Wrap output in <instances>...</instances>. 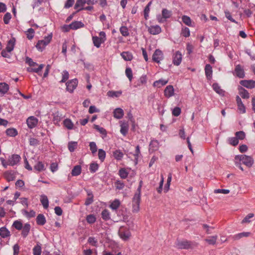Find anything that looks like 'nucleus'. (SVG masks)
<instances>
[{
  "label": "nucleus",
  "instance_id": "obj_1",
  "mask_svg": "<svg viewBox=\"0 0 255 255\" xmlns=\"http://www.w3.org/2000/svg\"><path fill=\"white\" fill-rule=\"evenodd\" d=\"M142 185V181H140L136 193L132 198V212H137L139 210V204L141 199V189Z\"/></svg>",
  "mask_w": 255,
  "mask_h": 255
},
{
  "label": "nucleus",
  "instance_id": "obj_2",
  "mask_svg": "<svg viewBox=\"0 0 255 255\" xmlns=\"http://www.w3.org/2000/svg\"><path fill=\"white\" fill-rule=\"evenodd\" d=\"M176 246L179 249L188 250L193 249L196 247L198 246V244L195 242L187 240H183L177 241L176 242Z\"/></svg>",
  "mask_w": 255,
  "mask_h": 255
},
{
  "label": "nucleus",
  "instance_id": "obj_3",
  "mask_svg": "<svg viewBox=\"0 0 255 255\" xmlns=\"http://www.w3.org/2000/svg\"><path fill=\"white\" fill-rule=\"evenodd\" d=\"M235 160L242 161V163L249 167H251L254 164V161L253 158L246 155H238L235 157Z\"/></svg>",
  "mask_w": 255,
  "mask_h": 255
},
{
  "label": "nucleus",
  "instance_id": "obj_4",
  "mask_svg": "<svg viewBox=\"0 0 255 255\" xmlns=\"http://www.w3.org/2000/svg\"><path fill=\"white\" fill-rule=\"evenodd\" d=\"M120 237L124 241L128 240L131 237V233L129 229L124 226H121L118 231Z\"/></svg>",
  "mask_w": 255,
  "mask_h": 255
},
{
  "label": "nucleus",
  "instance_id": "obj_5",
  "mask_svg": "<svg viewBox=\"0 0 255 255\" xmlns=\"http://www.w3.org/2000/svg\"><path fill=\"white\" fill-rule=\"evenodd\" d=\"M100 37L98 36H93L92 40L95 46L99 48L101 44L106 40V33L104 31H101L99 33Z\"/></svg>",
  "mask_w": 255,
  "mask_h": 255
},
{
  "label": "nucleus",
  "instance_id": "obj_6",
  "mask_svg": "<svg viewBox=\"0 0 255 255\" xmlns=\"http://www.w3.org/2000/svg\"><path fill=\"white\" fill-rule=\"evenodd\" d=\"M163 59V54L161 50L159 49H156L152 57V60L157 63Z\"/></svg>",
  "mask_w": 255,
  "mask_h": 255
},
{
  "label": "nucleus",
  "instance_id": "obj_7",
  "mask_svg": "<svg viewBox=\"0 0 255 255\" xmlns=\"http://www.w3.org/2000/svg\"><path fill=\"white\" fill-rule=\"evenodd\" d=\"M7 159L8 160L9 165L13 166L19 162L21 157L18 154H13L9 156Z\"/></svg>",
  "mask_w": 255,
  "mask_h": 255
},
{
  "label": "nucleus",
  "instance_id": "obj_8",
  "mask_svg": "<svg viewBox=\"0 0 255 255\" xmlns=\"http://www.w3.org/2000/svg\"><path fill=\"white\" fill-rule=\"evenodd\" d=\"M78 85V80L76 79H72L66 83V89L70 93H72Z\"/></svg>",
  "mask_w": 255,
  "mask_h": 255
},
{
  "label": "nucleus",
  "instance_id": "obj_9",
  "mask_svg": "<svg viewBox=\"0 0 255 255\" xmlns=\"http://www.w3.org/2000/svg\"><path fill=\"white\" fill-rule=\"evenodd\" d=\"M172 62L174 65L178 66L180 64L182 59V56L181 52L179 51H176L173 55Z\"/></svg>",
  "mask_w": 255,
  "mask_h": 255
},
{
  "label": "nucleus",
  "instance_id": "obj_10",
  "mask_svg": "<svg viewBox=\"0 0 255 255\" xmlns=\"http://www.w3.org/2000/svg\"><path fill=\"white\" fill-rule=\"evenodd\" d=\"M148 31L151 34L156 35L161 32V28L158 25H152L148 27Z\"/></svg>",
  "mask_w": 255,
  "mask_h": 255
},
{
  "label": "nucleus",
  "instance_id": "obj_11",
  "mask_svg": "<svg viewBox=\"0 0 255 255\" xmlns=\"http://www.w3.org/2000/svg\"><path fill=\"white\" fill-rule=\"evenodd\" d=\"M26 123H27V126L29 128H33L35 127H36V126L37 125V123H38V120L34 117L31 116L27 119Z\"/></svg>",
  "mask_w": 255,
  "mask_h": 255
},
{
  "label": "nucleus",
  "instance_id": "obj_12",
  "mask_svg": "<svg viewBox=\"0 0 255 255\" xmlns=\"http://www.w3.org/2000/svg\"><path fill=\"white\" fill-rule=\"evenodd\" d=\"M120 123V132L124 136H126L128 131L129 125L128 122H126L121 121Z\"/></svg>",
  "mask_w": 255,
  "mask_h": 255
},
{
  "label": "nucleus",
  "instance_id": "obj_13",
  "mask_svg": "<svg viewBox=\"0 0 255 255\" xmlns=\"http://www.w3.org/2000/svg\"><path fill=\"white\" fill-rule=\"evenodd\" d=\"M241 85L247 88L252 89L255 87V81L251 80H242L240 82Z\"/></svg>",
  "mask_w": 255,
  "mask_h": 255
},
{
  "label": "nucleus",
  "instance_id": "obj_14",
  "mask_svg": "<svg viewBox=\"0 0 255 255\" xmlns=\"http://www.w3.org/2000/svg\"><path fill=\"white\" fill-rule=\"evenodd\" d=\"M31 229V226L29 223H25L22 228L21 235L23 238H25L29 234Z\"/></svg>",
  "mask_w": 255,
  "mask_h": 255
},
{
  "label": "nucleus",
  "instance_id": "obj_15",
  "mask_svg": "<svg viewBox=\"0 0 255 255\" xmlns=\"http://www.w3.org/2000/svg\"><path fill=\"white\" fill-rule=\"evenodd\" d=\"M159 142L157 140H151L149 145V151L154 152L158 149Z\"/></svg>",
  "mask_w": 255,
  "mask_h": 255
},
{
  "label": "nucleus",
  "instance_id": "obj_16",
  "mask_svg": "<svg viewBox=\"0 0 255 255\" xmlns=\"http://www.w3.org/2000/svg\"><path fill=\"white\" fill-rule=\"evenodd\" d=\"M172 15V11L171 10H169L166 8H163L162 10V17L161 19L158 18V20L159 22H163L162 18L164 19V20H166V19L170 18Z\"/></svg>",
  "mask_w": 255,
  "mask_h": 255
},
{
  "label": "nucleus",
  "instance_id": "obj_17",
  "mask_svg": "<svg viewBox=\"0 0 255 255\" xmlns=\"http://www.w3.org/2000/svg\"><path fill=\"white\" fill-rule=\"evenodd\" d=\"M235 72L236 76L240 78H244L245 77V72L244 69L240 65H237L235 69Z\"/></svg>",
  "mask_w": 255,
  "mask_h": 255
},
{
  "label": "nucleus",
  "instance_id": "obj_18",
  "mask_svg": "<svg viewBox=\"0 0 255 255\" xmlns=\"http://www.w3.org/2000/svg\"><path fill=\"white\" fill-rule=\"evenodd\" d=\"M4 177L8 182L13 181L15 179V176L12 171H7L4 173Z\"/></svg>",
  "mask_w": 255,
  "mask_h": 255
},
{
  "label": "nucleus",
  "instance_id": "obj_19",
  "mask_svg": "<svg viewBox=\"0 0 255 255\" xmlns=\"http://www.w3.org/2000/svg\"><path fill=\"white\" fill-rule=\"evenodd\" d=\"M113 114L114 118L117 119H122L124 115V111L120 108H116L114 110Z\"/></svg>",
  "mask_w": 255,
  "mask_h": 255
},
{
  "label": "nucleus",
  "instance_id": "obj_20",
  "mask_svg": "<svg viewBox=\"0 0 255 255\" xmlns=\"http://www.w3.org/2000/svg\"><path fill=\"white\" fill-rule=\"evenodd\" d=\"M15 41V38L14 37H12L9 40H8L6 47V50L8 52H11L13 50Z\"/></svg>",
  "mask_w": 255,
  "mask_h": 255
},
{
  "label": "nucleus",
  "instance_id": "obj_21",
  "mask_svg": "<svg viewBox=\"0 0 255 255\" xmlns=\"http://www.w3.org/2000/svg\"><path fill=\"white\" fill-rule=\"evenodd\" d=\"M164 95L166 97L169 98L174 95V88L171 85L167 86L164 90Z\"/></svg>",
  "mask_w": 255,
  "mask_h": 255
},
{
  "label": "nucleus",
  "instance_id": "obj_22",
  "mask_svg": "<svg viewBox=\"0 0 255 255\" xmlns=\"http://www.w3.org/2000/svg\"><path fill=\"white\" fill-rule=\"evenodd\" d=\"M238 90L239 91V94L241 96V97L243 99H249L250 97V95L247 90L243 88L241 86H239L238 87Z\"/></svg>",
  "mask_w": 255,
  "mask_h": 255
},
{
  "label": "nucleus",
  "instance_id": "obj_23",
  "mask_svg": "<svg viewBox=\"0 0 255 255\" xmlns=\"http://www.w3.org/2000/svg\"><path fill=\"white\" fill-rule=\"evenodd\" d=\"M236 101L239 110L242 113H245L246 112V108L244 105L243 104L241 99L237 96L236 97Z\"/></svg>",
  "mask_w": 255,
  "mask_h": 255
},
{
  "label": "nucleus",
  "instance_id": "obj_24",
  "mask_svg": "<svg viewBox=\"0 0 255 255\" xmlns=\"http://www.w3.org/2000/svg\"><path fill=\"white\" fill-rule=\"evenodd\" d=\"M10 236V233L5 227L0 228V236L2 238H5Z\"/></svg>",
  "mask_w": 255,
  "mask_h": 255
},
{
  "label": "nucleus",
  "instance_id": "obj_25",
  "mask_svg": "<svg viewBox=\"0 0 255 255\" xmlns=\"http://www.w3.org/2000/svg\"><path fill=\"white\" fill-rule=\"evenodd\" d=\"M205 72L207 78L210 79L212 75V67L210 64H206L205 67Z\"/></svg>",
  "mask_w": 255,
  "mask_h": 255
},
{
  "label": "nucleus",
  "instance_id": "obj_26",
  "mask_svg": "<svg viewBox=\"0 0 255 255\" xmlns=\"http://www.w3.org/2000/svg\"><path fill=\"white\" fill-rule=\"evenodd\" d=\"M9 85L4 82L0 83V93L4 95L6 94L9 90Z\"/></svg>",
  "mask_w": 255,
  "mask_h": 255
},
{
  "label": "nucleus",
  "instance_id": "obj_27",
  "mask_svg": "<svg viewBox=\"0 0 255 255\" xmlns=\"http://www.w3.org/2000/svg\"><path fill=\"white\" fill-rule=\"evenodd\" d=\"M70 26L72 29L76 30L78 28L83 27L84 26V24L81 21H74L70 24Z\"/></svg>",
  "mask_w": 255,
  "mask_h": 255
},
{
  "label": "nucleus",
  "instance_id": "obj_28",
  "mask_svg": "<svg viewBox=\"0 0 255 255\" xmlns=\"http://www.w3.org/2000/svg\"><path fill=\"white\" fill-rule=\"evenodd\" d=\"M121 55L125 61H131L133 58L131 53L128 51L123 52Z\"/></svg>",
  "mask_w": 255,
  "mask_h": 255
},
{
  "label": "nucleus",
  "instance_id": "obj_29",
  "mask_svg": "<svg viewBox=\"0 0 255 255\" xmlns=\"http://www.w3.org/2000/svg\"><path fill=\"white\" fill-rule=\"evenodd\" d=\"M81 173V166L79 165L75 166L72 170L71 174L73 176L79 175Z\"/></svg>",
  "mask_w": 255,
  "mask_h": 255
},
{
  "label": "nucleus",
  "instance_id": "obj_30",
  "mask_svg": "<svg viewBox=\"0 0 255 255\" xmlns=\"http://www.w3.org/2000/svg\"><path fill=\"white\" fill-rule=\"evenodd\" d=\"M46 223V219L43 214H39L36 217V223L38 225H44Z\"/></svg>",
  "mask_w": 255,
  "mask_h": 255
},
{
  "label": "nucleus",
  "instance_id": "obj_31",
  "mask_svg": "<svg viewBox=\"0 0 255 255\" xmlns=\"http://www.w3.org/2000/svg\"><path fill=\"white\" fill-rule=\"evenodd\" d=\"M5 133L7 136L11 137H15L18 134L17 130L14 128H7L5 131Z\"/></svg>",
  "mask_w": 255,
  "mask_h": 255
},
{
  "label": "nucleus",
  "instance_id": "obj_32",
  "mask_svg": "<svg viewBox=\"0 0 255 255\" xmlns=\"http://www.w3.org/2000/svg\"><path fill=\"white\" fill-rule=\"evenodd\" d=\"M44 164L41 161H38L34 166V169L38 172H41L45 170Z\"/></svg>",
  "mask_w": 255,
  "mask_h": 255
},
{
  "label": "nucleus",
  "instance_id": "obj_33",
  "mask_svg": "<svg viewBox=\"0 0 255 255\" xmlns=\"http://www.w3.org/2000/svg\"><path fill=\"white\" fill-rule=\"evenodd\" d=\"M167 82H168L167 80H163V79H159L158 80L155 81L153 84V86L154 87L160 88L162 86L166 85L167 83Z\"/></svg>",
  "mask_w": 255,
  "mask_h": 255
},
{
  "label": "nucleus",
  "instance_id": "obj_34",
  "mask_svg": "<svg viewBox=\"0 0 255 255\" xmlns=\"http://www.w3.org/2000/svg\"><path fill=\"white\" fill-rule=\"evenodd\" d=\"M40 202L44 209H47L49 206V201L47 197L44 195L41 196Z\"/></svg>",
  "mask_w": 255,
  "mask_h": 255
},
{
  "label": "nucleus",
  "instance_id": "obj_35",
  "mask_svg": "<svg viewBox=\"0 0 255 255\" xmlns=\"http://www.w3.org/2000/svg\"><path fill=\"white\" fill-rule=\"evenodd\" d=\"M44 66L43 64H40L38 66V68L28 67L27 68V70L29 72H34L39 74V72L41 71Z\"/></svg>",
  "mask_w": 255,
  "mask_h": 255
},
{
  "label": "nucleus",
  "instance_id": "obj_36",
  "mask_svg": "<svg viewBox=\"0 0 255 255\" xmlns=\"http://www.w3.org/2000/svg\"><path fill=\"white\" fill-rule=\"evenodd\" d=\"M23 224L20 220H16L13 222L12 227L14 228L15 229L20 231L23 228Z\"/></svg>",
  "mask_w": 255,
  "mask_h": 255
},
{
  "label": "nucleus",
  "instance_id": "obj_37",
  "mask_svg": "<svg viewBox=\"0 0 255 255\" xmlns=\"http://www.w3.org/2000/svg\"><path fill=\"white\" fill-rule=\"evenodd\" d=\"M64 126L68 129H72L73 128L74 125L71 120L66 119L63 121Z\"/></svg>",
  "mask_w": 255,
  "mask_h": 255
},
{
  "label": "nucleus",
  "instance_id": "obj_38",
  "mask_svg": "<svg viewBox=\"0 0 255 255\" xmlns=\"http://www.w3.org/2000/svg\"><path fill=\"white\" fill-rule=\"evenodd\" d=\"M213 88L214 90L219 95H224V91L221 89L220 86L217 83H214L213 84Z\"/></svg>",
  "mask_w": 255,
  "mask_h": 255
},
{
  "label": "nucleus",
  "instance_id": "obj_39",
  "mask_svg": "<svg viewBox=\"0 0 255 255\" xmlns=\"http://www.w3.org/2000/svg\"><path fill=\"white\" fill-rule=\"evenodd\" d=\"M218 238L217 235L209 237L208 239H205V241L208 243L209 245H214L216 243V241Z\"/></svg>",
  "mask_w": 255,
  "mask_h": 255
},
{
  "label": "nucleus",
  "instance_id": "obj_40",
  "mask_svg": "<svg viewBox=\"0 0 255 255\" xmlns=\"http://www.w3.org/2000/svg\"><path fill=\"white\" fill-rule=\"evenodd\" d=\"M102 219L105 221H108L110 219V213L107 209H104L101 213Z\"/></svg>",
  "mask_w": 255,
  "mask_h": 255
},
{
  "label": "nucleus",
  "instance_id": "obj_41",
  "mask_svg": "<svg viewBox=\"0 0 255 255\" xmlns=\"http://www.w3.org/2000/svg\"><path fill=\"white\" fill-rule=\"evenodd\" d=\"M48 44L45 43L44 41L41 40H39L36 45V47L37 49L40 51H42L45 48V46Z\"/></svg>",
  "mask_w": 255,
  "mask_h": 255
},
{
  "label": "nucleus",
  "instance_id": "obj_42",
  "mask_svg": "<svg viewBox=\"0 0 255 255\" xmlns=\"http://www.w3.org/2000/svg\"><path fill=\"white\" fill-rule=\"evenodd\" d=\"M86 3H87L86 0H77L74 6V8L78 10L79 8L83 7L82 6Z\"/></svg>",
  "mask_w": 255,
  "mask_h": 255
},
{
  "label": "nucleus",
  "instance_id": "obj_43",
  "mask_svg": "<svg viewBox=\"0 0 255 255\" xmlns=\"http://www.w3.org/2000/svg\"><path fill=\"white\" fill-rule=\"evenodd\" d=\"M78 145L77 142L71 141L68 143V147L70 152H73L77 148Z\"/></svg>",
  "mask_w": 255,
  "mask_h": 255
},
{
  "label": "nucleus",
  "instance_id": "obj_44",
  "mask_svg": "<svg viewBox=\"0 0 255 255\" xmlns=\"http://www.w3.org/2000/svg\"><path fill=\"white\" fill-rule=\"evenodd\" d=\"M120 202L118 199H115L110 205V208L114 210H117L120 205Z\"/></svg>",
  "mask_w": 255,
  "mask_h": 255
},
{
  "label": "nucleus",
  "instance_id": "obj_45",
  "mask_svg": "<svg viewBox=\"0 0 255 255\" xmlns=\"http://www.w3.org/2000/svg\"><path fill=\"white\" fill-rule=\"evenodd\" d=\"M228 142L230 144L233 146H236L239 143V140H238V138H237L236 136L229 137L228 139Z\"/></svg>",
  "mask_w": 255,
  "mask_h": 255
},
{
  "label": "nucleus",
  "instance_id": "obj_46",
  "mask_svg": "<svg viewBox=\"0 0 255 255\" xmlns=\"http://www.w3.org/2000/svg\"><path fill=\"white\" fill-rule=\"evenodd\" d=\"M151 4V1H150L146 5L144 9V16L145 19H147L149 16V12L150 11V6Z\"/></svg>",
  "mask_w": 255,
  "mask_h": 255
},
{
  "label": "nucleus",
  "instance_id": "obj_47",
  "mask_svg": "<svg viewBox=\"0 0 255 255\" xmlns=\"http://www.w3.org/2000/svg\"><path fill=\"white\" fill-rule=\"evenodd\" d=\"M181 34L185 37H188L190 35V31L188 27H184L182 28Z\"/></svg>",
  "mask_w": 255,
  "mask_h": 255
},
{
  "label": "nucleus",
  "instance_id": "obj_48",
  "mask_svg": "<svg viewBox=\"0 0 255 255\" xmlns=\"http://www.w3.org/2000/svg\"><path fill=\"white\" fill-rule=\"evenodd\" d=\"M182 20L184 23H185L186 25L190 26L192 25V21L191 19L190 18V17L187 16V15H183L182 17Z\"/></svg>",
  "mask_w": 255,
  "mask_h": 255
},
{
  "label": "nucleus",
  "instance_id": "obj_49",
  "mask_svg": "<svg viewBox=\"0 0 255 255\" xmlns=\"http://www.w3.org/2000/svg\"><path fill=\"white\" fill-rule=\"evenodd\" d=\"M119 174L122 179H126L128 175V173L126 169L122 168L119 170Z\"/></svg>",
  "mask_w": 255,
  "mask_h": 255
},
{
  "label": "nucleus",
  "instance_id": "obj_50",
  "mask_svg": "<svg viewBox=\"0 0 255 255\" xmlns=\"http://www.w3.org/2000/svg\"><path fill=\"white\" fill-rule=\"evenodd\" d=\"M250 232H243L239 234H238L234 236V239L235 240H239L244 237H248L250 235Z\"/></svg>",
  "mask_w": 255,
  "mask_h": 255
},
{
  "label": "nucleus",
  "instance_id": "obj_51",
  "mask_svg": "<svg viewBox=\"0 0 255 255\" xmlns=\"http://www.w3.org/2000/svg\"><path fill=\"white\" fill-rule=\"evenodd\" d=\"M33 255H41V247L39 245H36L33 249Z\"/></svg>",
  "mask_w": 255,
  "mask_h": 255
},
{
  "label": "nucleus",
  "instance_id": "obj_52",
  "mask_svg": "<svg viewBox=\"0 0 255 255\" xmlns=\"http://www.w3.org/2000/svg\"><path fill=\"white\" fill-rule=\"evenodd\" d=\"M146 83V76H142L140 77L138 82L137 83V85H135V87L140 86L142 85L145 84Z\"/></svg>",
  "mask_w": 255,
  "mask_h": 255
},
{
  "label": "nucleus",
  "instance_id": "obj_53",
  "mask_svg": "<svg viewBox=\"0 0 255 255\" xmlns=\"http://www.w3.org/2000/svg\"><path fill=\"white\" fill-rule=\"evenodd\" d=\"M106 157V152L102 149H99L98 150L99 159L103 162Z\"/></svg>",
  "mask_w": 255,
  "mask_h": 255
},
{
  "label": "nucleus",
  "instance_id": "obj_54",
  "mask_svg": "<svg viewBox=\"0 0 255 255\" xmlns=\"http://www.w3.org/2000/svg\"><path fill=\"white\" fill-rule=\"evenodd\" d=\"M254 214L253 213H250L247 215L244 219L242 221V224L249 223L251 222L250 219L253 218Z\"/></svg>",
  "mask_w": 255,
  "mask_h": 255
},
{
  "label": "nucleus",
  "instance_id": "obj_55",
  "mask_svg": "<svg viewBox=\"0 0 255 255\" xmlns=\"http://www.w3.org/2000/svg\"><path fill=\"white\" fill-rule=\"evenodd\" d=\"M113 155L114 157L118 160H121L123 158L124 155L123 153L120 150H117L115 151H114L113 153Z\"/></svg>",
  "mask_w": 255,
  "mask_h": 255
},
{
  "label": "nucleus",
  "instance_id": "obj_56",
  "mask_svg": "<svg viewBox=\"0 0 255 255\" xmlns=\"http://www.w3.org/2000/svg\"><path fill=\"white\" fill-rule=\"evenodd\" d=\"M86 221L89 224H93L96 221V218L94 215L90 214L87 216Z\"/></svg>",
  "mask_w": 255,
  "mask_h": 255
},
{
  "label": "nucleus",
  "instance_id": "obj_57",
  "mask_svg": "<svg viewBox=\"0 0 255 255\" xmlns=\"http://www.w3.org/2000/svg\"><path fill=\"white\" fill-rule=\"evenodd\" d=\"M120 32L121 33L122 35L124 36H127L129 35V32L128 28L125 26H123L121 27L120 29Z\"/></svg>",
  "mask_w": 255,
  "mask_h": 255
},
{
  "label": "nucleus",
  "instance_id": "obj_58",
  "mask_svg": "<svg viewBox=\"0 0 255 255\" xmlns=\"http://www.w3.org/2000/svg\"><path fill=\"white\" fill-rule=\"evenodd\" d=\"M90 149L92 154H95L97 151V146L95 142H90L89 144Z\"/></svg>",
  "mask_w": 255,
  "mask_h": 255
},
{
  "label": "nucleus",
  "instance_id": "obj_59",
  "mask_svg": "<svg viewBox=\"0 0 255 255\" xmlns=\"http://www.w3.org/2000/svg\"><path fill=\"white\" fill-rule=\"evenodd\" d=\"M126 75L129 79V81H131L132 79V72L131 69L129 67H128L126 69Z\"/></svg>",
  "mask_w": 255,
  "mask_h": 255
},
{
  "label": "nucleus",
  "instance_id": "obj_60",
  "mask_svg": "<svg viewBox=\"0 0 255 255\" xmlns=\"http://www.w3.org/2000/svg\"><path fill=\"white\" fill-rule=\"evenodd\" d=\"M94 128L99 131L101 134H103L105 136L107 135V131L104 128L100 127L98 125H95Z\"/></svg>",
  "mask_w": 255,
  "mask_h": 255
},
{
  "label": "nucleus",
  "instance_id": "obj_61",
  "mask_svg": "<svg viewBox=\"0 0 255 255\" xmlns=\"http://www.w3.org/2000/svg\"><path fill=\"white\" fill-rule=\"evenodd\" d=\"M122 94L121 91H109L108 95L111 97H118Z\"/></svg>",
  "mask_w": 255,
  "mask_h": 255
},
{
  "label": "nucleus",
  "instance_id": "obj_62",
  "mask_svg": "<svg viewBox=\"0 0 255 255\" xmlns=\"http://www.w3.org/2000/svg\"><path fill=\"white\" fill-rule=\"evenodd\" d=\"M115 185L116 189L118 190L123 189L125 186L124 182L120 180L116 181L115 183Z\"/></svg>",
  "mask_w": 255,
  "mask_h": 255
},
{
  "label": "nucleus",
  "instance_id": "obj_63",
  "mask_svg": "<svg viewBox=\"0 0 255 255\" xmlns=\"http://www.w3.org/2000/svg\"><path fill=\"white\" fill-rule=\"evenodd\" d=\"M235 135L236 137L238 138V140L239 139L242 140L245 137V133L243 131H239L235 133Z\"/></svg>",
  "mask_w": 255,
  "mask_h": 255
},
{
  "label": "nucleus",
  "instance_id": "obj_64",
  "mask_svg": "<svg viewBox=\"0 0 255 255\" xmlns=\"http://www.w3.org/2000/svg\"><path fill=\"white\" fill-rule=\"evenodd\" d=\"M27 37L28 39H32L34 37V30L33 28H30L26 31Z\"/></svg>",
  "mask_w": 255,
  "mask_h": 255
}]
</instances>
